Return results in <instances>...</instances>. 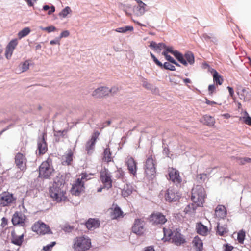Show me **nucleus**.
<instances>
[{"mask_svg": "<svg viewBox=\"0 0 251 251\" xmlns=\"http://www.w3.org/2000/svg\"><path fill=\"white\" fill-rule=\"evenodd\" d=\"M206 193L201 185H197L192 190L191 199L194 203L189 204L185 208L186 213L194 212L198 206H201L204 201Z\"/></svg>", "mask_w": 251, "mask_h": 251, "instance_id": "nucleus-1", "label": "nucleus"}, {"mask_svg": "<svg viewBox=\"0 0 251 251\" xmlns=\"http://www.w3.org/2000/svg\"><path fill=\"white\" fill-rule=\"evenodd\" d=\"M64 184L62 181L54 182L52 186L50 187L49 193L53 200L57 203L65 201L67 197L65 196V192L63 190Z\"/></svg>", "mask_w": 251, "mask_h": 251, "instance_id": "nucleus-2", "label": "nucleus"}, {"mask_svg": "<svg viewBox=\"0 0 251 251\" xmlns=\"http://www.w3.org/2000/svg\"><path fill=\"white\" fill-rule=\"evenodd\" d=\"M91 246V239L86 236L76 237L74 240L73 248L75 251H85Z\"/></svg>", "mask_w": 251, "mask_h": 251, "instance_id": "nucleus-3", "label": "nucleus"}, {"mask_svg": "<svg viewBox=\"0 0 251 251\" xmlns=\"http://www.w3.org/2000/svg\"><path fill=\"white\" fill-rule=\"evenodd\" d=\"M52 159L48 158L45 161L43 162L39 167V176L44 179H50L54 171L52 165Z\"/></svg>", "mask_w": 251, "mask_h": 251, "instance_id": "nucleus-4", "label": "nucleus"}, {"mask_svg": "<svg viewBox=\"0 0 251 251\" xmlns=\"http://www.w3.org/2000/svg\"><path fill=\"white\" fill-rule=\"evenodd\" d=\"M32 230L38 234L39 233L42 235L52 233L49 226L40 221L36 222L32 226Z\"/></svg>", "mask_w": 251, "mask_h": 251, "instance_id": "nucleus-5", "label": "nucleus"}, {"mask_svg": "<svg viewBox=\"0 0 251 251\" xmlns=\"http://www.w3.org/2000/svg\"><path fill=\"white\" fill-rule=\"evenodd\" d=\"M149 220L154 225H162L167 221L166 216L159 212L151 213L149 216Z\"/></svg>", "mask_w": 251, "mask_h": 251, "instance_id": "nucleus-6", "label": "nucleus"}, {"mask_svg": "<svg viewBox=\"0 0 251 251\" xmlns=\"http://www.w3.org/2000/svg\"><path fill=\"white\" fill-rule=\"evenodd\" d=\"M26 216L21 212H15L12 216L11 222L15 226L19 225L23 227L25 231V221Z\"/></svg>", "mask_w": 251, "mask_h": 251, "instance_id": "nucleus-7", "label": "nucleus"}, {"mask_svg": "<svg viewBox=\"0 0 251 251\" xmlns=\"http://www.w3.org/2000/svg\"><path fill=\"white\" fill-rule=\"evenodd\" d=\"M46 132H43L37 139V149L40 155L44 154L48 151L47 144L46 141Z\"/></svg>", "mask_w": 251, "mask_h": 251, "instance_id": "nucleus-8", "label": "nucleus"}, {"mask_svg": "<svg viewBox=\"0 0 251 251\" xmlns=\"http://www.w3.org/2000/svg\"><path fill=\"white\" fill-rule=\"evenodd\" d=\"M132 231L139 236H142L145 232V222L141 219H135L133 226Z\"/></svg>", "mask_w": 251, "mask_h": 251, "instance_id": "nucleus-9", "label": "nucleus"}, {"mask_svg": "<svg viewBox=\"0 0 251 251\" xmlns=\"http://www.w3.org/2000/svg\"><path fill=\"white\" fill-rule=\"evenodd\" d=\"M26 158L23 154L18 152L15 156L16 166L21 171L25 172L26 170Z\"/></svg>", "mask_w": 251, "mask_h": 251, "instance_id": "nucleus-10", "label": "nucleus"}, {"mask_svg": "<svg viewBox=\"0 0 251 251\" xmlns=\"http://www.w3.org/2000/svg\"><path fill=\"white\" fill-rule=\"evenodd\" d=\"M145 172L147 176L151 177L156 173V168L154 161L151 156L148 157L145 164Z\"/></svg>", "mask_w": 251, "mask_h": 251, "instance_id": "nucleus-11", "label": "nucleus"}, {"mask_svg": "<svg viewBox=\"0 0 251 251\" xmlns=\"http://www.w3.org/2000/svg\"><path fill=\"white\" fill-rule=\"evenodd\" d=\"M163 52H165L167 54L168 53L172 54L180 63L185 66H187V63L184 58L183 54L177 50H174L172 47L166 46V47L165 48V50Z\"/></svg>", "mask_w": 251, "mask_h": 251, "instance_id": "nucleus-12", "label": "nucleus"}, {"mask_svg": "<svg viewBox=\"0 0 251 251\" xmlns=\"http://www.w3.org/2000/svg\"><path fill=\"white\" fill-rule=\"evenodd\" d=\"M137 5L133 8L134 13L137 16L143 15L147 11V5L141 0H134Z\"/></svg>", "mask_w": 251, "mask_h": 251, "instance_id": "nucleus-13", "label": "nucleus"}, {"mask_svg": "<svg viewBox=\"0 0 251 251\" xmlns=\"http://www.w3.org/2000/svg\"><path fill=\"white\" fill-rule=\"evenodd\" d=\"M180 196L179 193L174 189H168L165 194V199L169 202L176 201L179 200Z\"/></svg>", "mask_w": 251, "mask_h": 251, "instance_id": "nucleus-14", "label": "nucleus"}, {"mask_svg": "<svg viewBox=\"0 0 251 251\" xmlns=\"http://www.w3.org/2000/svg\"><path fill=\"white\" fill-rule=\"evenodd\" d=\"M126 164L127 167V169L131 174L134 176L137 174V162L132 157L128 156L126 161Z\"/></svg>", "mask_w": 251, "mask_h": 251, "instance_id": "nucleus-15", "label": "nucleus"}, {"mask_svg": "<svg viewBox=\"0 0 251 251\" xmlns=\"http://www.w3.org/2000/svg\"><path fill=\"white\" fill-rule=\"evenodd\" d=\"M99 134L100 133L98 131L94 132L92 135L91 139L86 143V150L87 151L88 154H91L92 151L94 148L96 140L98 138Z\"/></svg>", "mask_w": 251, "mask_h": 251, "instance_id": "nucleus-16", "label": "nucleus"}, {"mask_svg": "<svg viewBox=\"0 0 251 251\" xmlns=\"http://www.w3.org/2000/svg\"><path fill=\"white\" fill-rule=\"evenodd\" d=\"M169 180H171L176 185L180 184L182 179L179 175V172L178 170L174 168H171L169 170L168 173Z\"/></svg>", "mask_w": 251, "mask_h": 251, "instance_id": "nucleus-17", "label": "nucleus"}, {"mask_svg": "<svg viewBox=\"0 0 251 251\" xmlns=\"http://www.w3.org/2000/svg\"><path fill=\"white\" fill-rule=\"evenodd\" d=\"M18 45L17 39L15 38L11 40L6 47L5 55L7 59L11 58L13 52Z\"/></svg>", "mask_w": 251, "mask_h": 251, "instance_id": "nucleus-18", "label": "nucleus"}, {"mask_svg": "<svg viewBox=\"0 0 251 251\" xmlns=\"http://www.w3.org/2000/svg\"><path fill=\"white\" fill-rule=\"evenodd\" d=\"M15 200L13 194L4 192L0 198V205L1 206H6L12 203Z\"/></svg>", "mask_w": 251, "mask_h": 251, "instance_id": "nucleus-19", "label": "nucleus"}, {"mask_svg": "<svg viewBox=\"0 0 251 251\" xmlns=\"http://www.w3.org/2000/svg\"><path fill=\"white\" fill-rule=\"evenodd\" d=\"M100 179L102 183L104 184V187L107 188L108 189L112 187V181L111 176L107 171H105L100 173Z\"/></svg>", "mask_w": 251, "mask_h": 251, "instance_id": "nucleus-20", "label": "nucleus"}, {"mask_svg": "<svg viewBox=\"0 0 251 251\" xmlns=\"http://www.w3.org/2000/svg\"><path fill=\"white\" fill-rule=\"evenodd\" d=\"M171 235H173V237L172 238L173 242L177 246L181 245L186 242L185 239L183 237L182 235L179 231H177V230L174 235H173L172 232H171V233L168 235L169 236H171Z\"/></svg>", "mask_w": 251, "mask_h": 251, "instance_id": "nucleus-21", "label": "nucleus"}, {"mask_svg": "<svg viewBox=\"0 0 251 251\" xmlns=\"http://www.w3.org/2000/svg\"><path fill=\"white\" fill-rule=\"evenodd\" d=\"M24 232L21 235L18 236L15 230H13L11 233V243L17 245L21 246L24 241Z\"/></svg>", "mask_w": 251, "mask_h": 251, "instance_id": "nucleus-22", "label": "nucleus"}, {"mask_svg": "<svg viewBox=\"0 0 251 251\" xmlns=\"http://www.w3.org/2000/svg\"><path fill=\"white\" fill-rule=\"evenodd\" d=\"M109 94V88L107 87H100L96 89L92 93L95 98H101Z\"/></svg>", "mask_w": 251, "mask_h": 251, "instance_id": "nucleus-23", "label": "nucleus"}, {"mask_svg": "<svg viewBox=\"0 0 251 251\" xmlns=\"http://www.w3.org/2000/svg\"><path fill=\"white\" fill-rule=\"evenodd\" d=\"M87 229H91L92 228H98L100 226V221L95 218H89L85 223Z\"/></svg>", "mask_w": 251, "mask_h": 251, "instance_id": "nucleus-24", "label": "nucleus"}, {"mask_svg": "<svg viewBox=\"0 0 251 251\" xmlns=\"http://www.w3.org/2000/svg\"><path fill=\"white\" fill-rule=\"evenodd\" d=\"M196 230L197 233L202 236H206L208 232V227L202 223L199 222L196 225Z\"/></svg>", "mask_w": 251, "mask_h": 251, "instance_id": "nucleus-25", "label": "nucleus"}, {"mask_svg": "<svg viewBox=\"0 0 251 251\" xmlns=\"http://www.w3.org/2000/svg\"><path fill=\"white\" fill-rule=\"evenodd\" d=\"M192 243L196 251H203V242L198 236H196L194 238Z\"/></svg>", "mask_w": 251, "mask_h": 251, "instance_id": "nucleus-26", "label": "nucleus"}, {"mask_svg": "<svg viewBox=\"0 0 251 251\" xmlns=\"http://www.w3.org/2000/svg\"><path fill=\"white\" fill-rule=\"evenodd\" d=\"M123 216V212L121 208L118 205H116L113 209L112 212H111V217L112 219H117L118 218Z\"/></svg>", "mask_w": 251, "mask_h": 251, "instance_id": "nucleus-27", "label": "nucleus"}, {"mask_svg": "<svg viewBox=\"0 0 251 251\" xmlns=\"http://www.w3.org/2000/svg\"><path fill=\"white\" fill-rule=\"evenodd\" d=\"M149 47L153 49L154 51L159 52L163 49H165V48L166 47V45L163 43H159L157 44L154 41H151L150 43Z\"/></svg>", "mask_w": 251, "mask_h": 251, "instance_id": "nucleus-28", "label": "nucleus"}, {"mask_svg": "<svg viewBox=\"0 0 251 251\" xmlns=\"http://www.w3.org/2000/svg\"><path fill=\"white\" fill-rule=\"evenodd\" d=\"M216 215L220 218H224L226 215V210L224 206L218 205L215 210Z\"/></svg>", "mask_w": 251, "mask_h": 251, "instance_id": "nucleus-29", "label": "nucleus"}, {"mask_svg": "<svg viewBox=\"0 0 251 251\" xmlns=\"http://www.w3.org/2000/svg\"><path fill=\"white\" fill-rule=\"evenodd\" d=\"M184 58L187 62V65H193L195 62V57L193 53L191 51H186L183 55Z\"/></svg>", "mask_w": 251, "mask_h": 251, "instance_id": "nucleus-30", "label": "nucleus"}, {"mask_svg": "<svg viewBox=\"0 0 251 251\" xmlns=\"http://www.w3.org/2000/svg\"><path fill=\"white\" fill-rule=\"evenodd\" d=\"M201 122L204 125L209 126H212L214 125L215 120L213 117L211 116L205 115L203 116Z\"/></svg>", "mask_w": 251, "mask_h": 251, "instance_id": "nucleus-31", "label": "nucleus"}, {"mask_svg": "<svg viewBox=\"0 0 251 251\" xmlns=\"http://www.w3.org/2000/svg\"><path fill=\"white\" fill-rule=\"evenodd\" d=\"M228 230L227 228L226 225L220 226L219 223H218L217 226L216 234L220 236H224L227 233Z\"/></svg>", "mask_w": 251, "mask_h": 251, "instance_id": "nucleus-32", "label": "nucleus"}, {"mask_svg": "<svg viewBox=\"0 0 251 251\" xmlns=\"http://www.w3.org/2000/svg\"><path fill=\"white\" fill-rule=\"evenodd\" d=\"M213 81L217 85H221L222 84L224 79L222 76L219 75L217 71L214 70V73L213 74Z\"/></svg>", "mask_w": 251, "mask_h": 251, "instance_id": "nucleus-33", "label": "nucleus"}, {"mask_svg": "<svg viewBox=\"0 0 251 251\" xmlns=\"http://www.w3.org/2000/svg\"><path fill=\"white\" fill-rule=\"evenodd\" d=\"M72 13V10L69 6H66L58 14L61 19L67 17L69 14Z\"/></svg>", "mask_w": 251, "mask_h": 251, "instance_id": "nucleus-34", "label": "nucleus"}, {"mask_svg": "<svg viewBox=\"0 0 251 251\" xmlns=\"http://www.w3.org/2000/svg\"><path fill=\"white\" fill-rule=\"evenodd\" d=\"M31 31L29 27H26L24 28L22 30L19 31L18 33V36L19 39H21L22 38L28 35Z\"/></svg>", "mask_w": 251, "mask_h": 251, "instance_id": "nucleus-35", "label": "nucleus"}, {"mask_svg": "<svg viewBox=\"0 0 251 251\" xmlns=\"http://www.w3.org/2000/svg\"><path fill=\"white\" fill-rule=\"evenodd\" d=\"M103 159H105L106 160L107 162H109L111 161V152L110 151V149L109 147L106 148L103 153Z\"/></svg>", "mask_w": 251, "mask_h": 251, "instance_id": "nucleus-36", "label": "nucleus"}, {"mask_svg": "<svg viewBox=\"0 0 251 251\" xmlns=\"http://www.w3.org/2000/svg\"><path fill=\"white\" fill-rule=\"evenodd\" d=\"M84 188L80 187L72 186L71 189V192L72 195L76 196H79L80 193L84 190Z\"/></svg>", "mask_w": 251, "mask_h": 251, "instance_id": "nucleus-37", "label": "nucleus"}, {"mask_svg": "<svg viewBox=\"0 0 251 251\" xmlns=\"http://www.w3.org/2000/svg\"><path fill=\"white\" fill-rule=\"evenodd\" d=\"M241 119L243 120L245 124L251 126V117L249 116L247 111H245L244 112V116L241 118Z\"/></svg>", "mask_w": 251, "mask_h": 251, "instance_id": "nucleus-38", "label": "nucleus"}, {"mask_svg": "<svg viewBox=\"0 0 251 251\" xmlns=\"http://www.w3.org/2000/svg\"><path fill=\"white\" fill-rule=\"evenodd\" d=\"M161 69H164L170 71H175L176 68L175 66L171 64V63L165 62L164 64L162 63V65L159 66Z\"/></svg>", "mask_w": 251, "mask_h": 251, "instance_id": "nucleus-39", "label": "nucleus"}, {"mask_svg": "<svg viewBox=\"0 0 251 251\" xmlns=\"http://www.w3.org/2000/svg\"><path fill=\"white\" fill-rule=\"evenodd\" d=\"M43 10L44 11H48V14L50 15H51L53 12L55 11V7L54 5H51V6H49L48 5H45L43 6Z\"/></svg>", "mask_w": 251, "mask_h": 251, "instance_id": "nucleus-40", "label": "nucleus"}, {"mask_svg": "<svg viewBox=\"0 0 251 251\" xmlns=\"http://www.w3.org/2000/svg\"><path fill=\"white\" fill-rule=\"evenodd\" d=\"M202 38L206 41L210 40L211 42L213 43H216L217 42V40L215 37L212 36V34H206L204 33L202 35Z\"/></svg>", "mask_w": 251, "mask_h": 251, "instance_id": "nucleus-41", "label": "nucleus"}, {"mask_svg": "<svg viewBox=\"0 0 251 251\" xmlns=\"http://www.w3.org/2000/svg\"><path fill=\"white\" fill-rule=\"evenodd\" d=\"M245 237V232L243 230H240L237 235V240L239 243L242 244L244 242Z\"/></svg>", "mask_w": 251, "mask_h": 251, "instance_id": "nucleus-42", "label": "nucleus"}, {"mask_svg": "<svg viewBox=\"0 0 251 251\" xmlns=\"http://www.w3.org/2000/svg\"><path fill=\"white\" fill-rule=\"evenodd\" d=\"M122 193L125 197H127L132 194V189L131 187H129V186L127 185L126 187H124Z\"/></svg>", "mask_w": 251, "mask_h": 251, "instance_id": "nucleus-43", "label": "nucleus"}, {"mask_svg": "<svg viewBox=\"0 0 251 251\" xmlns=\"http://www.w3.org/2000/svg\"><path fill=\"white\" fill-rule=\"evenodd\" d=\"M73 152L71 150L66 154L65 156V162L67 165H70L73 160Z\"/></svg>", "mask_w": 251, "mask_h": 251, "instance_id": "nucleus-44", "label": "nucleus"}, {"mask_svg": "<svg viewBox=\"0 0 251 251\" xmlns=\"http://www.w3.org/2000/svg\"><path fill=\"white\" fill-rule=\"evenodd\" d=\"M84 183L85 181H83L81 178H77L73 184V186L76 187H80L81 188H85L84 187Z\"/></svg>", "mask_w": 251, "mask_h": 251, "instance_id": "nucleus-45", "label": "nucleus"}, {"mask_svg": "<svg viewBox=\"0 0 251 251\" xmlns=\"http://www.w3.org/2000/svg\"><path fill=\"white\" fill-rule=\"evenodd\" d=\"M56 244V242L53 241L50 243L43 247V250L44 251H51L52 248Z\"/></svg>", "mask_w": 251, "mask_h": 251, "instance_id": "nucleus-46", "label": "nucleus"}, {"mask_svg": "<svg viewBox=\"0 0 251 251\" xmlns=\"http://www.w3.org/2000/svg\"><path fill=\"white\" fill-rule=\"evenodd\" d=\"M197 178L199 183H202L207 178V175L205 173L200 174L198 175Z\"/></svg>", "mask_w": 251, "mask_h": 251, "instance_id": "nucleus-47", "label": "nucleus"}, {"mask_svg": "<svg viewBox=\"0 0 251 251\" xmlns=\"http://www.w3.org/2000/svg\"><path fill=\"white\" fill-rule=\"evenodd\" d=\"M162 55H163L165 57V59L168 61V62H170L171 63H173V62L175 60L174 58H173L171 55L167 54V53L165 52H162Z\"/></svg>", "mask_w": 251, "mask_h": 251, "instance_id": "nucleus-48", "label": "nucleus"}, {"mask_svg": "<svg viewBox=\"0 0 251 251\" xmlns=\"http://www.w3.org/2000/svg\"><path fill=\"white\" fill-rule=\"evenodd\" d=\"M74 228V226H70V225H68V224H66V225H64V227L63 228V230L65 232L70 233V232H71L73 231Z\"/></svg>", "mask_w": 251, "mask_h": 251, "instance_id": "nucleus-49", "label": "nucleus"}, {"mask_svg": "<svg viewBox=\"0 0 251 251\" xmlns=\"http://www.w3.org/2000/svg\"><path fill=\"white\" fill-rule=\"evenodd\" d=\"M239 163L242 165H244L247 163L250 162L251 159L249 157L240 158L239 159Z\"/></svg>", "mask_w": 251, "mask_h": 251, "instance_id": "nucleus-50", "label": "nucleus"}, {"mask_svg": "<svg viewBox=\"0 0 251 251\" xmlns=\"http://www.w3.org/2000/svg\"><path fill=\"white\" fill-rule=\"evenodd\" d=\"M150 55L152 59L153 62L158 66L162 65V63L158 60V59L155 57V56L151 52H150Z\"/></svg>", "mask_w": 251, "mask_h": 251, "instance_id": "nucleus-51", "label": "nucleus"}, {"mask_svg": "<svg viewBox=\"0 0 251 251\" xmlns=\"http://www.w3.org/2000/svg\"><path fill=\"white\" fill-rule=\"evenodd\" d=\"M70 32L68 30H64L62 31L59 37H58L60 40L62 38H66L69 36Z\"/></svg>", "mask_w": 251, "mask_h": 251, "instance_id": "nucleus-52", "label": "nucleus"}, {"mask_svg": "<svg viewBox=\"0 0 251 251\" xmlns=\"http://www.w3.org/2000/svg\"><path fill=\"white\" fill-rule=\"evenodd\" d=\"M29 64L27 61L24 62L22 65V71L25 72L29 68Z\"/></svg>", "mask_w": 251, "mask_h": 251, "instance_id": "nucleus-53", "label": "nucleus"}, {"mask_svg": "<svg viewBox=\"0 0 251 251\" xmlns=\"http://www.w3.org/2000/svg\"><path fill=\"white\" fill-rule=\"evenodd\" d=\"M81 178L83 181H86L90 179V177L86 173H82L81 174Z\"/></svg>", "mask_w": 251, "mask_h": 251, "instance_id": "nucleus-54", "label": "nucleus"}, {"mask_svg": "<svg viewBox=\"0 0 251 251\" xmlns=\"http://www.w3.org/2000/svg\"><path fill=\"white\" fill-rule=\"evenodd\" d=\"M44 29L45 30V31H47L48 33H50L51 32L55 31L56 27L54 26L51 25L48 27H45Z\"/></svg>", "mask_w": 251, "mask_h": 251, "instance_id": "nucleus-55", "label": "nucleus"}, {"mask_svg": "<svg viewBox=\"0 0 251 251\" xmlns=\"http://www.w3.org/2000/svg\"><path fill=\"white\" fill-rule=\"evenodd\" d=\"M224 251H232L233 247L229 244H226L224 245Z\"/></svg>", "mask_w": 251, "mask_h": 251, "instance_id": "nucleus-56", "label": "nucleus"}, {"mask_svg": "<svg viewBox=\"0 0 251 251\" xmlns=\"http://www.w3.org/2000/svg\"><path fill=\"white\" fill-rule=\"evenodd\" d=\"M119 91V88L117 87H113L110 89H109V94L111 93L112 95L116 94Z\"/></svg>", "mask_w": 251, "mask_h": 251, "instance_id": "nucleus-57", "label": "nucleus"}, {"mask_svg": "<svg viewBox=\"0 0 251 251\" xmlns=\"http://www.w3.org/2000/svg\"><path fill=\"white\" fill-rule=\"evenodd\" d=\"M134 28L132 26L127 25L124 26V33H126L128 31H132Z\"/></svg>", "mask_w": 251, "mask_h": 251, "instance_id": "nucleus-58", "label": "nucleus"}, {"mask_svg": "<svg viewBox=\"0 0 251 251\" xmlns=\"http://www.w3.org/2000/svg\"><path fill=\"white\" fill-rule=\"evenodd\" d=\"M50 45H54V44H58V45H59L60 44V39L57 37L55 38V39L52 40L50 41Z\"/></svg>", "mask_w": 251, "mask_h": 251, "instance_id": "nucleus-59", "label": "nucleus"}, {"mask_svg": "<svg viewBox=\"0 0 251 251\" xmlns=\"http://www.w3.org/2000/svg\"><path fill=\"white\" fill-rule=\"evenodd\" d=\"M117 174V177L118 178H122L124 175V172L122 170H118Z\"/></svg>", "mask_w": 251, "mask_h": 251, "instance_id": "nucleus-60", "label": "nucleus"}, {"mask_svg": "<svg viewBox=\"0 0 251 251\" xmlns=\"http://www.w3.org/2000/svg\"><path fill=\"white\" fill-rule=\"evenodd\" d=\"M22 172H23L21 171V170L20 171L17 172L14 176V177L17 179H19V178H21V177L23 176Z\"/></svg>", "mask_w": 251, "mask_h": 251, "instance_id": "nucleus-61", "label": "nucleus"}, {"mask_svg": "<svg viewBox=\"0 0 251 251\" xmlns=\"http://www.w3.org/2000/svg\"><path fill=\"white\" fill-rule=\"evenodd\" d=\"M2 223L1 226L4 227L8 224V220L5 217H3L1 219Z\"/></svg>", "mask_w": 251, "mask_h": 251, "instance_id": "nucleus-62", "label": "nucleus"}, {"mask_svg": "<svg viewBox=\"0 0 251 251\" xmlns=\"http://www.w3.org/2000/svg\"><path fill=\"white\" fill-rule=\"evenodd\" d=\"M215 88V86L214 84L209 85L208 86V91H209V93L211 94H212Z\"/></svg>", "mask_w": 251, "mask_h": 251, "instance_id": "nucleus-63", "label": "nucleus"}, {"mask_svg": "<svg viewBox=\"0 0 251 251\" xmlns=\"http://www.w3.org/2000/svg\"><path fill=\"white\" fill-rule=\"evenodd\" d=\"M143 251H155L153 247L151 246L146 247Z\"/></svg>", "mask_w": 251, "mask_h": 251, "instance_id": "nucleus-64", "label": "nucleus"}]
</instances>
